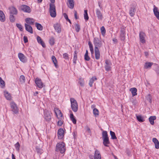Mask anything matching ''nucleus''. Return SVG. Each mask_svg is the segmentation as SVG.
Returning <instances> with one entry per match:
<instances>
[{
	"mask_svg": "<svg viewBox=\"0 0 159 159\" xmlns=\"http://www.w3.org/2000/svg\"><path fill=\"white\" fill-rule=\"evenodd\" d=\"M4 95L7 99L8 100H11V94L9 93L7 91H5L4 92Z\"/></svg>",
	"mask_w": 159,
	"mask_h": 159,
	"instance_id": "nucleus-27",
	"label": "nucleus"
},
{
	"mask_svg": "<svg viewBox=\"0 0 159 159\" xmlns=\"http://www.w3.org/2000/svg\"><path fill=\"white\" fill-rule=\"evenodd\" d=\"M23 39L25 43H26L28 42V39L26 36H24L23 37Z\"/></svg>",
	"mask_w": 159,
	"mask_h": 159,
	"instance_id": "nucleus-57",
	"label": "nucleus"
},
{
	"mask_svg": "<svg viewBox=\"0 0 159 159\" xmlns=\"http://www.w3.org/2000/svg\"><path fill=\"white\" fill-rule=\"evenodd\" d=\"M70 113H70V120L74 124H75L76 122V120L75 118H74V116L72 113L71 111H70Z\"/></svg>",
	"mask_w": 159,
	"mask_h": 159,
	"instance_id": "nucleus-30",
	"label": "nucleus"
},
{
	"mask_svg": "<svg viewBox=\"0 0 159 159\" xmlns=\"http://www.w3.org/2000/svg\"><path fill=\"white\" fill-rule=\"evenodd\" d=\"M110 134L111 136V138L113 139H117L115 133L112 131H110Z\"/></svg>",
	"mask_w": 159,
	"mask_h": 159,
	"instance_id": "nucleus-39",
	"label": "nucleus"
},
{
	"mask_svg": "<svg viewBox=\"0 0 159 159\" xmlns=\"http://www.w3.org/2000/svg\"><path fill=\"white\" fill-rule=\"evenodd\" d=\"M93 43L94 45V49H98L102 46V42L100 38L95 37L93 39Z\"/></svg>",
	"mask_w": 159,
	"mask_h": 159,
	"instance_id": "nucleus-2",
	"label": "nucleus"
},
{
	"mask_svg": "<svg viewBox=\"0 0 159 159\" xmlns=\"http://www.w3.org/2000/svg\"><path fill=\"white\" fill-rule=\"evenodd\" d=\"M130 91L131 92L133 96H134L137 95V89L136 88H131L130 89Z\"/></svg>",
	"mask_w": 159,
	"mask_h": 159,
	"instance_id": "nucleus-31",
	"label": "nucleus"
},
{
	"mask_svg": "<svg viewBox=\"0 0 159 159\" xmlns=\"http://www.w3.org/2000/svg\"><path fill=\"white\" fill-rule=\"evenodd\" d=\"M51 113L49 111L45 110L44 111V117L46 121H49L51 119Z\"/></svg>",
	"mask_w": 159,
	"mask_h": 159,
	"instance_id": "nucleus-5",
	"label": "nucleus"
},
{
	"mask_svg": "<svg viewBox=\"0 0 159 159\" xmlns=\"http://www.w3.org/2000/svg\"><path fill=\"white\" fill-rule=\"evenodd\" d=\"M153 64L152 63H146L144 67L145 68H148L150 67Z\"/></svg>",
	"mask_w": 159,
	"mask_h": 159,
	"instance_id": "nucleus-44",
	"label": "nucleus"
},
{
	"mask_svg": "<svg viewBox=\"0 0 159 159\" xmlns=\"http://www.w3.org/2000/svg\"><path fill=\"white\" fill-rule=\"evenodd\" d=\"M15 147L16 148V150L17 151H19L20 150V143L17 142L15 145Z\"/></svg>",
	"mask_w": 159,
	"mask_h": 159,
	"instance_id": "nucleus-43",
	"label": "nucleus"
},
{
	"mask_svg": "<svg viewBox=\"0 0 159 159\" xmlns=\"http://www.w3.org/2000/svg\"><path fill=\"white\" fill-rule=\"evenodd\" d=\"M79 83L80 84V85L83 86L84 85V80L82 78H80L79 80Z\"/></svg>",
	"mask_w": 159,
	"mask_h": 159,
	"instance_id": "nucleus-47",
	"label": "nucleus"
},
{
	"mask_svg": "<svg viewBox=\"0 0 159 159\" xmlns=\"http://www.w3.org/2000/svg\"><path fill=\"white\" fill-rule=\"evenodd\" d=\"M14 15H10V20L11 22H13L15 20V17L13 16Z\"/></svg>",
	"mask_w": 159,
	"mask_h": 159,
	"instance_id": "nucleus-46",
	"label": "nucleus"
},
{
	"mask_svg": "<svg viewBox=\"0 0 159 159\" xmlns=\"http://www.w3.org/2000/svg\"><path fill=\"white\" fill-rule=\"evenodd\" d=\"M20 80L21 82L23 83L25 82V78L24 76L21 75L20 76Z\"/></svg>",
	"mask_w": 159,
	"mask_h": 159,
	"instance_id": "nucleus-49",
	"label": "nucleus"
},
{
	"mask_svg": "<svg viewBox=\"0 0 159 159\" xmlns=\"http://www.w3.org/2000/svg\"><path fill=\"white\" fill-rule=\"evenodd\" d=\"M88 44L89 46V48H90V50L91 52V53L92 54H93L94 53V50L93 48L91 42L90 41H89L88 42Z\"/></svg>",
	"mask_w": 159,
	"mask_h": 159,
	"instance_id": "nucleus-34",
	"label": "nucleus"
},
{
	"mask_svg": "<svg viewBox=\"0 0 159 159\" xmlns=\"http://www.w3.org/2000/svg\"><path fill=\"white\" fill-rule=\"evenodd\" d=\"M37 39L38 43L40 44L43 47H45V43L39 36H38L37 37Z\"/></svg>",
	"mask_w": 159,
	"mask_h": 159,
	"instance_id": "nucleus-28",
	"label": "nucleus"
},
{
	"mask_svg": "<svg viewBox=\"0 0 159 159\" xmlns=\"http://www.w3.org/2000/svg\"><path fill=\"white\" fill-rule=\"evenodd\" d=\"M137 120L140 122H142L144 121V120L143 117L140 116H137Z\"/></svg>",
	"mask_w": 159,
	"mask_h": 159,
	"instance_id": "nucleus-42",
	"label": "nucleus"
},
{
	"mask_svg": "<svg viewBox=\"0 0 159 159\" xmlns=\"http://www.w3.org/2000/svg\"><path fill=\"white\" fill-rule=\"evenodd\" d=\"M132 102L134 105H135L137 103V101L136 100H134Z\"/></svg>",
	"mask_w": 159,
	"mask_h": 159,
	"instance_id": "nucleus-61",
	"label": "nucleus"
},
{
	"mask_svg": "<svg viewBox=\"0 0 159 159\" xmlns=\"http://www.w3.org/2000/svg\"><path fill=\"white\" fill-rule=\"evenodd\" d=\"M35 26L37 27V29L39 30H42L43 29L42 26L40 24L37 22L35 23Z\"/></svg>",
	"mask_w": 159,
	"mask_h": 159,
	"instance_id": "nucleus-36",
	"label": "nucleus"
},
{
	"mask_svg": "<svg viewBox=\"0 0 159 159\" xmlns=\"http://www.w3.org/2000/svg\"><path fill=\"white\" fill-rule=\"evenodd\" d=\"M21 9L24 12L30 13L31 10L30 8L27 5H22L21 6Z\"/></svg>",
	"mask_w": 159,
	"mask_h": 159,
	"instance_id": "nucleus-13",
	"label": "nucleus"
},
{
	"mask_svg": "<svg viewBox=\"0 0 159 159\" xmlns=\"http://www.w3.org/2000/svg\"><path fill=\"white\" fill-rule=\"evenodd\" d=\"M77 59V54L76 52L75 51V53L74 55V57L73 58V62L75 64L76 63V61Z\"/></svg>",
	"mask_w": 159,
	"mask_h": 159,
	"instance_id": "nucleus-52",
	"label": "nucleus"
},
{
	"mask_svg": "<svg viewBox=\"0 0 159 159\" xmlns=\"http://www.w3.org/2000/svg\"><path fill=\"white\" fill-rule=\"evenodd\" d=\"M55 39L53 37H51L49 40V43L51 45H54L55 43Z\"/></svg>",
	"mask_w": 159,
	"mask_h": 159,
	"instance_id": "nucleus-41",
	"label": "nucleus"
},
{
	"mask_svg": "<svg viewBox=\"0 0 159 159\" xmlns=\"http://www.w3.org/2000/svg\"><path fill=\"white\" fill-rule=\"evenodd\" d=\"M87 131L89 133H91V131L90 128L88 127H87L86 128Z\"/></svg>",
	"mask_w": 159,
	"mask_h": 159,
	"instance_id": "nucleus-62",
	"label": "nucleus"
},
{
	"mask_svg": "<svg viewBox=\"0 0 159 159\" xmlns=\"http://www.w3.org/2000/svg\"><path fill=\"white\" fill-rule=\"evenodd\" d=\"M94 159H101V156L99 152L95 149L94 154Z\"/></svg>",
	"mask_w": 159,
	"mask_h": 159,
	"instance_id": "nucleus-21",
	"label": "nucleus"
},
{
	"mask_svg": "<svg viewBox=\"0 0 159 159\" xmlns=\"http://www.w3.org/2000/svg\"><path fill=\"white\" fill-rule=\"evenodd\" d=\"M66 150L65 144L63 142L58 143L56 145V151L60 152L61 153H64Z\"/></svg>",
	"mask_w": 159,
	"mask_h": 159,
	"instance_id": "nucleus-1",
	"label": "nucleus"
},
{
	"mask_svg": "<svg viewBox=\"0 0 159 159\" xmlns=\"http://www.w3.org/2000/svg\"><path fill=\"white\" fill-rule=\"evenodd\" d=\"M25 30L26 31L31 34L33 33V29L32 27L28 24L25 23Z\"/></svg>",
	"mask_w": 159,
	"mask_h": 159,
	"instance_id": "nucleus-18",
	"label": "nucleus"
},
{
	"mask_svg": "<svg viewBox=\"0 0 159 159\" xmlns=\"http://www.w3.org/2000/svg\"><path fill=\"white\" fill-rule=\"evenodd\" d=\"M96 15L98 19L99 20H102L103 18V16L101 11L98 9L96 10Z\"/></svg>",
	"mask_w": 159,
	"mask_h": 159,
	"instance_id": "nucleus-20",
	"label": "nucleus"
},
{
	"mask_svg": "<svg viewBox=\"0 0 159 159\" xmlns=\"http://www.w3.org/2000/svg\"><path fill=\"white\" fill-rule=\"evenodd\" d=\"M152 141L155 144V148L156 149L159 148V142L158 140L156 138L152 139Z\"/></svg>",
	"mask_w": 159,
	"mask_h": 159,
	"instance_id": "nucleus-26",
	"label": "nucleus"
},
{
	"mask_svg": "<svg viewBox=\"0 0 159 159\" xmlns=\"http://www.w3.org/2000/svg\"><path fill=\"white\" fill-rule=\"evenodd\" d=\"M63 16L66 19V20H67L69 18H68V16L66 13H64Z\"/></svg>",
	"mask_w": 159,
	"mask_h": 159,
	"instance_id": "nucleus-60",
	"label": "nucleus"
},
{
	"mask_svg": "<svg viewBox=\"0 0 159 159\" xmlns=\"http://www.w3.org/2000/svg\"><path fill=\"white\" fill-rule=\"evenodd\" d=\"M62 124H63V122L61 120H60L58 121V125H59V126H61L62 125Z\"/></svg>",
	"mask_w": 159,
	"mask_h": 159,
	"instance_id": "nucleus-59",
	"label": "nucleus"
},
{
	"mask_svg": "<svg viewBox=\"0 0 159 159\" xmlns=\"http://www.w3.org/2000/svg\"><path fill=\"white\" fill-rule=\"evenodd\" d=\"M75 30L77 32H79L80 30V27L78 24H76L75 25Z\"/></svg>",
	"mask_w": 159,
	"mask_h": 159,
	"instance_id": "nucleus-50",
	"label": "nucleus"
},
{
	"mask_svg": "<svg viewBox=\"0 0 159 159\" xmlns=\"http://www.w3.org/2000/svg\"><path fill=\"white\" fill-rule=\"evenodd\" d=\"M11 107L12 111L15 114H17L18 112V109L16 105L14 102H11Z\"/></svg>",
	"mask_w": 159,
	"mask_h": 159,
	"instance_id": "nucleus-7",
	"label": "nucleus"
},
{
	"mask_svg": "<svg viewBox=\"0 0 159 159\" xmlns=\"http://www.w3.org/2000/svg\"><path fill=\"white\" fill-rule=\"evenodd\" d=\"M97 80V79L96 77H93L90 79L89 83V85L90 87H91L92 86L93 84V83L94 81L96 80Z\"/></svg>",
	"mask_w": 159,
	"mask_h": 159,
	"instance_id": "nucleus-33",
	"label": "nucleus"
},
{
	"mask_svg": "<svg viewBox=\"0 0 159 159\" xmlns=\"http://www.w3.org/2000/svg\"><path fill=\"white\" fill-rule=\"evenodd\" d=\"M63 57L66 59H68V55L67 53H65L63 54Z\"/></svg>",
	"mask_w": 159,
	"mask_h": 159,
	"instance_id": "nucleus-54",
	"label": "nucleus"
},
{
	"mask_svg": "<svg viewBox=\"0 0 159 159\" xmlns=\"http://www.w3.org/2000/svg\"><path fill=\"white\" fill-rule=\"evenodd\" d=\"M109 143L108 138L103 139V144L105 146L108 147L107 144H109Z\"/></svg>",
	"mask_w": 159,
	"mask_h": 159,
	"instance_id": "nucleus-32",
	"label": "nucleus"
},
{
	"mask_svg": "<svg viewBox=\"0 0 159 159\" xmlns=\"http://www.w3.org/2000/svg\"><path fill=\"white\" fill-rule=\"evenodd\" d=\"M74 15L75 18L76 20L78 19V17L77 16V12L76 11H74Z\"/></svg>",
	"mask_w": 159,
	"mask_h": 159,
	"instance_id": "nucleus-58",
	"label": "nucleus"
},
{
	"mask_svg": "<svg viewBox=\"0 0 159 159\" xmlns=\"http://www.w3.org/2000/svg\"><path fill=\"white\" fill-rule=\"evenodd\" d=\"M95 57L96 60H98L100 57V52L98 49H94Z\"/></svg>",
	"mask_w": 159,
	"mask_h": 159,
	"instance_id": "nucleus-24",
	"label": "nucleus"
},
{
	"mask_svg": "<svg viewBox=\"0 0 159 159\" xmlns=\"http://www.w3.org/2000/svg\"><path fill=\"white\" fill-rule=\"evenodd\" d=\"M52 61H53L54 64L55 65V66L56 68H57L58 67V65L57 64V61L56 60V59L55 57L54 56H52Z\"/></svg>",
	"mask_w": 159,
	"mask_h": 159,
	"instance_id": "nucleus-35",
	"label": "nucleus"
},
{
	"mask_svg": "<svg viewBox=\"0 0 159 159\" xmlns=\"http://www.w3.org/2000/svg\"><path fill=\"white\" fill-rule=\"evenodd\" d=\"M105 68L106 70L107 71H109L111 70V66L112 64L109 60H106L105 61Z\"/></svg>",
	"mask_w": 159,
	"mask_h": 159,
	"instance_id": "nucleus-6",
	"label": "nucleus"
},
{
	"mask_svg": "<svg viewBox=\"0 0 159 159\" xmlns=\"http://www.w3.org/2000/svg\"><path fill=\"white\" fill-rule=\"evenodd\" d=\"M54 111L57 118L59 119H61L63 115L61 111L58 108H55L54 109Z\"/></svg>",
	"mask_w": 159,
	"mask_h": 159,
	"instance_id": "nucleus-9",
	"label": "nucleus"
},
{
	"mask_svg": "<svg viewBox=\"0 0 159 159\" xmlns=\"http://www.w3.org/2000/svg\"><path fill=\"white\" fill-rule=\"evenodd\" d=\"M84 59L87 61H89L90 59V58L88 56V52L87 50H86V53L84 55Z\"/></svg>",
	"mask_w": 159,
	"mask_h": 159,
	"instance_id": "nucleus-40",
	"label": "nucleus"
},
{
	"mask_svg": "<svg viewBox=\"0 0 159 159\" xmlns=\"http://www.w3.org/2000/svg\"><path fill=\"white\" fill-rule=\"evenodd\" d=\"M70 101L72 110L75 112H77L78 110V106L76 101L74 98H70Z\"/></svg>",
	"mask_w": 159,
	"mask_h": 159,
	"instance_id": "nucleus-4",
	"label": "nucleus"
},
{
	"mask_svg": "<svg viewBox=\"0 0 159 159\" xmlns=\"http://www.w3.org/2000/svg\"><path fill=\"white\" fill-rule=\"evenodd\" d=\"M156 117L155 116H151L149 118V120L150 123L152 125H153L154 124V120L156 119Z\"/></svg>",
	"mask_w": 159,
	"mask_h": 159,
	"instance_id": "nucleus-29",
	"label": "nucleus"
},
{
	"mask_svg": "<svg viewBox=\"0 0 159 159\" xmlns=\"http://www.w3.org/2000/svg\"><path fill=\"white\" fill-rule=\"evenodd\" d=\"M64 131L62 129L60 128L58 130L57 133L58 137L59 139H62L64 136Z\"/></svg>",
	"mask_w": 159,
	"mask_h": 159,
	"instance_id": "nucleus-14",
	"label": "nucleus"
},
{
	"mask_svg": "<svg viewBox=\"0 0 159 159\" xmlns=\"http://www.w3.org/2000/svg\"><path fill=\"white\" fill-rule=\"evenodd\" d=\"M9 13L11 15H16L18 12L14 6H11L9 7Z\"/></svg>",
	"mask_w": 159,
	"mask_h": 159,
	"instance_id": "nucleus-8",
	"label": "nucleus"
},
{
	"mask_svg": "<svg viewBox=\"0 0 159 159\" xmlns=\"http://www.w3.org/2000/svg\"><path fill=\"white\" fill-rule=\"evenodd\" d=\"M74 0H68L67 4L68 7L70 9H73L74 7Z\"/></svg>",
	"mask_w": 159,
	"mask_h": 159,
	"instance_id": "nucleus-25",
	"label": "nucleus"
},
{
	"mask_svg": "<svg viewBox=\"0 0 159 159\" xmlns=\"http://www.w3.org/2000/svg\"><path fill=\"white\" fill-rule=\"evenodd\" d=\"M147 100L150 103L152 102V97L149 94H148L146 97Z\"/></svg>",
	"mask_w": 159,
	"mask_h": 159,
	"instance_id": "nucleus-51",
	"label": "nucleus"
},
{
	"mask_svg": "<svg viewBox=\"0 0 159 159\" xmlns=\"http://www.w3.org/2000/svg\"><path fill=\"white\" fill-rule=\"evenodd\" d=\"M54 27L56 31L58 33H60L61 32V29L60 25L59 24L57 23L54 24Z\"/></svg>",
	"mask_w": 159,
	"mask_h": 159,
	"instance_id": "nucleus-22",
	"label": "nucleus"
},
{
	"mask_svg": "<svg viewBox=\"0 0 159 159\" xmlns=\"http://www.w3.org/2000/svg\"><path fill=\"white\" fill-rule=\"evenodd\" d=\"M25 20L26 22L28 24H27L30 25H34L35 21L34 19L30 18H26Z\"/></svg>",
	"mask_w": 159,
	"mask_h": 159,
	"instance_id": "nucleus-19",
	"label": "nucleus"
},
{
	"mask_svg": "<svg viewBox=\"0 0 159 159\" xmlns=\"http://www.w3.org/2000/svg\"><path fill=\"white\" fill-rule=\"evenodd\" d=\"M93 113L94 115L95 116H97L98 115V111L96 108H94L93 109Z\"/></svg>",
	"mask_w": 159,
	"mask_h": 159,
	"instance_id": "nucleus-48",
	"label": "nucleus"
},
{
	"mask_svg": "<svg viewBox=\"0 0 159 159\" xmlns=\"http://www.w3.org/2000/svg\"><path fill=\"white\" fill-rule=\"evenodd\" d=\"M6 20L5 16L3 12L0 10V20L2 22H4Z\"/></svg>",
	"mask_w": 159,
	"mask_h": 159,
	"instance_id": "nucleus-23",
	"label": "nucleus"
},
{
	"mask_svg": "<svg viewBox=\"0 0 159 159\" xmlns=\"http://www.w3.org/2000/svg\"><path fill=\"white\" fill-rule=\"evenodd\" d=\"M113 41L115 43H117V39H113Z\"/></svg>",
	"mask_w": 159,
	"mask_h": 159,
	"instance_id": "nucleus-63",
	"label": "nucleus"
},
{
	"mask_svg": "<svg viewBox=\"0 0 159 159\" xmlns=\"http://www.w3.org/2000/svg\"><path fill=\"white\" fill-rule=\"evenodd\" d=\"M36 150L37 153L41 154L42 152V150L40 148H38L37 147L36 148Z\"/></svg>",
	"mask_w": 159,
	"mask_h": 159,
	"instance_id": "nucleus-55",
	"label": "nucleus"
},
{
	"mask_svg": "<svg viewBox=\"0 0 159 159\" xmlns=\"http://www.w3.org/2000/svg\"><path fill=\"white\" fill-rule=\"evenodd\" d=\"M146 35L142 31H141L139 33V39L140 41L143 43H145V37Z\"/></svg>",
	"mask_w": 159,
	"mask_h": 159,
	"instance_id": "nucleus-12",
	"label": "nucleus"
},
{
	"mask_svg": "<svg viewBox=\"0 0 159 159\" xmlns=\"http://www.w3.org/2000/svg\"><path fill=\"white\" fill-rule=\"evenodd\" d=\"M35 83L37 87L41 89L43 88V84L41 79L37 78L35 80Z\"/></svg>",
	"mask_w": 159,
	"mask_h": 159,
	"instance_id": "nucleus-10",
	"label": "nucleus"
},
{
	"mask_svg": "<svg viewBox=\"0 0 159 159\" xmlns=\"http://www.w3.org/2000/svg\"><path fill=\"white\" fill-rule=\"evenodd\" d=\"M153 11L155 16L159 20V11L158 8L155 5L153 6Z\"/></svg>",
	"mask_w": 159,
	"mask_h": 159,
	"instance_id": "nucleus-15",
	"label": "nucleus"
},
{
	"mask_svg": "<svg viewBox=\"0 0 159 159\" xmlns=\"http://www.w3.org/2000/svg\"><path fill=\"white\" fill-rule=\"evenodd\" d=\"M16 25L20 31H23V28L22 25L20 24H16Z\"/></svg>",
	"mask_w": 159,
	"mask_h": 159,
	"instance_id": "nucleus-53",
	"label": "nucleus"
},
{
	"mask_svg": "<svg viewBox=\"0 0 159 159\" xmlns=\"http://www.w3.org/2000/svg\"><path fill=\"white\" fill-rule=\"evenodd\" d=\"M102 34L104 35L106 33V30L103 26H102L100 29Z\"/></svg>",
	"mask_w": 159,
	"mask_h": 159,
	"instance_id": "nucleus-45",
	"label": "nucleus"
},
{
	"mask_svg": "<svg viewBox=\"0 0 159 159\" xmlns=\"http://www.w3.org/2000/svg\"><path fill=\"white\" fill-rule=\"evenodd\" d=\"M136 5H133L130 8L129 14L131 16H133L136 11Z\"/></svg>",
	"mask_w": 159,
	"mask_h": 159,
	"instance_id": "nucleus-11",
	"label": "nucleus"
},
{
	"mask_svg": "<svg viewBox=\"0 0 159 159\" xmlns=\"http://www.w3.org/2000/svg\"><path fill=\"white\" fill-rule=\"evenodd\" d=\"M120 38L122 41H124L125 39V30L124 29H121L120 30Z\"/></svg>",
	"mask_w": 159,
	"mask_h": 159,
	"instance_id": "nucleus-16",
	"label": "nucleus"
},
{
	"mask_svg": "<svg viewBox=\"0 0 159 159\" xmlns=\"http://www.w3.org/2000/svg\"><path fill=\"white\" fill-rule=\"evenodd\" d=\"M87 10H84V19L86 21L88 20L89 19V17L88 15Z\"/></svg>",
	"mask_w": 159,
	"mask_h": 159,
	"instance_id": "nucleus-37",
	"label": "nucleus"
},
{
	"mask_svg": "<svg viewBox=\"0 0 159 159\" xmlns=\"http://www.w3.org/2000/svg\"><path fill=\"white\" fill-rule=\"evenodd\" d=\"M0 83L1 87L2 88H3V87H4L5 86V83L4 80H3V81H1V82H0Z\"/></svg>",
	"mask_w": 159,
	"mask_h": 159,
	"instance_id": "nucleus-56",
	"label": "nucleus"
},
{
	"mask_svg": "<svg viewBox=\"0 0 159 159\" xmlns=\"http://www.w3.org/2000/svg\"><path fill=\"white\" fill-rule=\"evenodd\" d=\"M49 12L51 16L53 18L56 16V6L54 4H50Z\"/></svg>",
	"mask_w": 159,
	"mask_h": 159,
	"instance_id": "nucleus-3",
	"label": "nucleus"
},
{
	"mask_svg": "<svg viewBox=\"0 0 159 159\" xmlns=\"http://www.w3.org/2000/svg\"><path fill=\"white\" fill-rule=\"evenodd\" d=\"M102 135L103 139L108 138V134L107 131H103Z\"/></svg>",
	"mask_w": 159,
	"mask_h": 159,
	"instance_id": "nucleus-38",
	"label": "nucleus"
},
{
	"mask_svg": "<svg viewBox=\"0 0 159 159\" xmlns=\"http://www.w3.org/2000/svg\"><path fill=\"white\" fill-rule=\"evenodd\" d=\"M156 72L157 74H159V67H158L157 68V69L156 70Z\"/></svg>",
	"mask_w": 159,
	"mask_h": 159,
	"instance_id": "nucleus-64",
	"label": "nucleus"
},
{
	"mask_svg": "<svg viewBox=\"0 0 159 159\" xmlns=\"http://www.w3.org/2000/svg\"><path fill=\"white\" fill-rule=\"evenodd\" d=\"M18 57L21 61L25 62L26 61V57L23 54L21 53H19Z\"/></svg>",
	"mask_w": 159,
	"mask_h": 159,
	"instance_id": "nucleus-17",
	"label": "nucleus"
}]
</instances>
